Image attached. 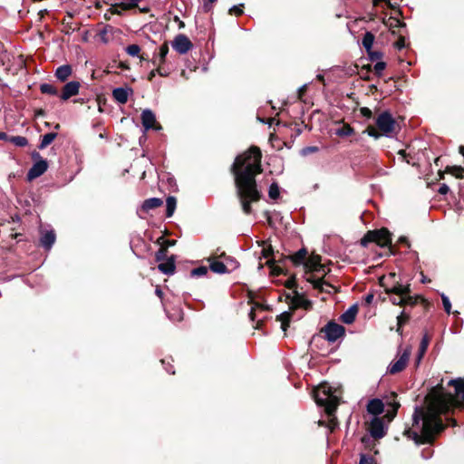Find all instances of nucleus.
Wrapping results in <instances>:
<instances>
[{
    "instance_id": "f257e3e1",
    "label": "nucleus",
    "mask_w": 464,
    "mask_h": 464,
    "mask_svg": "<svg viewBox=\"0 0 464 464\" xmlns=\"http://www.w3.org/2000/svg\"><path fill=\"white\" fill-rule=\"evenodd\" d=\"M449 385L455 388V396L450 393L440 394L433 399L428 408L416 407L412 415V426H419L420 421H422L420 433L406 428L403 431L404 436L414 440L418 445L431 443L434 440V435L445 429L440 414L449 411L454 403L464 408V381L450 380Z\"/></svg>"
},
{
    "instance_id": "f03ea898",
    "label": "nucleus",
    "mask_w": 464,
    "mask_h": 464,
    "mask_svg": "<svg viewBox=\"0 0 464 464\" xmlns=\"http://www.w3.org/2000/svg\"><path fill=\"white\" fill-rule=\"evenodd\" d=\"M233 175L237 196L243 212H253L251 204L258 202L262 192L258 189L256 176L263 172L262 151L259 147L251 145L246 150L238 154L229 169Z\"/></svg>"
},
{
    "instance_id": "7ed1b4c3",
    "label": "nucleus",
    "mask_w": 464,
    "mask_h": 464,
    "mask_svg": "<svg viewBox=\"0 0 464 464\" xmlns=\"http://www.w3.org/2000/svg\"><path fill=\"white\" fill-rule=\"evenodd\" d=\"M379 285L383 287L384 292L390 295V301L393 305L413 307L420 303L422 295H411V284H401L396 280V274L390 273L387 276L379 278Z\"/></svg>"
},
{
    "instance_id": "20e7f679",
    "label": "nucleus",
    "mask_w": 464,
    "mask_h": 464,
    "mask_svg": "<svg viewBox=\"0 0 464 464\" xmlns=\"http://www.w3.org/2000/svg\"><path fill=\"white\" fill-rule=\"evenodd\" d=\"M375 125V127L373 125H369L364 130V132L375 140H378L382 136L393 138L401 130L400 124L389 111H384L377 116Z\"/></svg>"
},
{
    "instance_id": "39448f33",
    "label": "nucleus",
    "mask_w": 464,
    "mask_h": 464,
    "mask_svg": "<svg viewBox=\"0 0 464 464\" xmlns=\"http://www.w3.org/2000/svg\"><path fill=\"white\" fill-rule=\"evenodd\" d=\"M313 397L316 404L324 407L327 415L335 413L340 399L334 394L333 389L327 383H322L313 391Z\"/></svg>"
},
{
    "instance_id": "423d86ee",
    "label": "nucleus",
    "mask_w": 464,
    "mask_h": 464,
    "mask_svg": "<svg viewBox=\"0 0 464 464\" xmlns=\"http://www.w3.org/2000/svg\"><path fill=\"white\" fill-rule=\"evenodd\" d=\"M392 233L387 227L367 231L360 240L362 247H367L370 243H375L381 247H389L391 254L397 253L396 246L392 243Z\"/></svg>"
},
{
    "instance_id": "0eeeda50",
    "label": "nucleus",
    "mask_w": 464,
    "mask_h": 464,
    "mask_svg": "<svg viewBox=\"0 0 464 464\" xmlns=\"http://www.w3.org/2000/svg\"><path fill=\"white\" fill-rule=\"evenodd\" d=\"M320 333L324 334V339L329 343H334L345 334V328L334 321H330L320 330Z\"/></svg>"
},
{
    "instance_id": "6e6552de",
    "label": "nucleus",
    "mask_w": 464,
    "mask_h": 464,
    "mask_svg": "<svg viewBox=\"0 0 464 464\" xmlns=\"http://www.w3.org/2000/svg\"><path fill=\"white\" fill-rule=\"evenodd\" d=\"M33 158H39L40 160L36 161L29 169L27 173L28 180H32L42 176L47 170L48 168L47 161L45 160L41 159L40 154L38 152H34Z\"/></svg>"
},
{
    "instance_id": "1a4fd4ad",
    "label": "nucleus",
    "mask_w": 464,
    "mask_h": 464,
    "mask_svg": "<svg viewBox=\"0 0 464 464\" xmlns=\"http://www.w3.org/2000/svg\"><path fill=\"white\" fill-rule=\"evenodd\" d=\"M410 355L411 350L409 348H406L404 352L401 354L400 358L396 362L390 364L388 368V372L390 374H396L402 372L408 364Z\"/></svg>"
},
{
    "instance_id": "9d476101",
    "label": "nucleus",
    "mask_w": 464,
    "mask_h": 464,
    "mask_svg": "<svg viewBox=\"0 0 464 464\" xmlns=\"http://www.w3.org/2000/svg\"><path fill=\"white\" fill-rule=\"evenodd\" d=\"M172 47L179 53L185 54L193 47V44L187 35L179 34L174 38Z\"/></svg>"
},
{
    "instance_id": "9b49d317",
    "label": "nucleus",
    "mask_w": 464,
    "mask_h": 464,
    "mask_svg": "<svg viewBox=\"0 0 464 464\" xmlns=\"http://www.w3.org/2000/svg\"><path fill=\"white\" fill-rule=\"evenodd\" d=\"M304 267L305 273L320 272L324 270V266L322 264V256L315 253H313L310 256H307Z\"/></svg>"
},
{
    "instance_id": "f8f14e48",
    "label": "nucleus",
    "mask_w": 464,
    "mask_h": 464,
    "mask_svg": "<svg viewBox=\"0 0 464 464\" xmlns=\"http://www.w3.org/2000/svg\"><path fill=\"white\" fill-rule=\"evenodd\" d=\"M397 393L395 392H392L390 396L387 397V406L390 408L387 410V412L384 415V418L390 422L392 421L397 415L398 410L401 407L399 401H397Z\"/></svg>"
},
{
    "instance_id": "ddd939ff",
    "label": "nucleus",
    "mask_w": 464,
    "mask_h": 464,
    "mask_svg": "<svg viewBox=\"0 0 464 464\" xmlns=\"http://www.w3.org/2000/svg\"><path fill=\"white\" fill-rule=\"evenodd\" d=\"M295 296L292 297L290 294L285 295L286 299H291L292 309L302 307L304 310H311L313 308V303L306 299L303 295L299 294L296 290L294 291Z\"/></svg>"
},
{
    "instance_id": "4468645a",
    "label": "nucleus",
    "mask_w": 464,
    "mask_h": 464,
    "mask_svg": "<svg viewBox=\"0 0 464 464\" xmlns=\"http://www.w3.org/2000/svg\"><path fill=\"white\" fill-rule=\"evenodd\" d=\"M141 123L145 130H161V125L157 122L155 114L149 109L141 112Z\"/></svg>"
},
{
    "instance_id": "2eb2a0df",
    "label": "nucleus",
    "mask_w": 464,
    "mask_h": 464,
    "mask_svg": "<svg viewBox=\"0 0 464 464\" xmlns=\"http://www.w3.org/2000/svg\"><path fill=\"white\" fill-rule=\"evenodd\" d=\"M81 83L77 81H72L63 85L60 99L62 101H67L71 97L75 96L79 93Z\"/></svg>"
},
{
    "instance_id": "dca6fc26",
    "label": "nucleus",
    "mask_w": 464,
    "mask_h": 464,
    "mask_svg": "<svg viewBox=\"0 0 464 464\" xmlns=\"http://www.w3.org/2000/svg\"><path fill=\"white\" fill-rule=\"evenodd\" d=\"M369 431L371 436L375 440L382 439L385 436L384 424L381 418L374 417L370 423Z\"/></svg>"
},
{
    "instance_id": "f3484780",
    "label": "nucleus",
    "mask_w": 464,
    "mask_h": 464,
    "mask_svg": "<svg viewBox=\"0 0 464 464\" xmlns=\"http://www.w3.org/2000/svg\"><path fill=\"white\" fill-rule=\"evenodd\" d=\"M208 261L209 262V269L216 274H227L231 272V268L224 262L217 260V257L210 256Z\"/></svg>"
},
{
    "instance_id": "a211bd4d",
    "label": "nucleus",
    "mask_w": 464,
    "mask_h": 464,
    "mask_svg": "<svg viewBox=\"0 0 464 464\" xmlns=\"http://www.w3.org/2000/svg\"><path fill=\"white\" fill-rule=\"evenodd\" d=\"M158 269L164 275L170 276L175 273L176 265H175V256H171L165 260V262H160L158 265Z\"/></svg>"
},
{
    "instance_id": "6ab92c4d",
    "label": "nucleus",
    "mask_w": 464,
    "mask_h": 464,
    "mask_svg": "<svg viewBox=\"0 0 464 464\" xmlns=\"http://www.w3.org/2000/svg\"><path fill=\"white\" fill-rule=\"evenodd\" d=\"M358 311V304H353L340 316V320L343 324H351L355 321Z\"/></svg>"
},
{
    "instance_id": "aec40b11",
    "label": "nucleus",
    "mask_w": 464,
    "mask_h": 464,
    "mask_svg": "<svg viewBox=\"0 0 464 464\" xmlns=\"http://www.w3.org/2000/svg\"><path fill=\"white\" fill-rule=\"evenodd\" d=\"M308 256V251L305 247H302L297 252L293 255H289L290 261L293 263L295 266H299L303 265L304 266V263L306 261Z\"/></svg>"
},
{
    "instance_id": "412c9836",
    "label": "nucleus",
    "mask_w": 464,
    "mask_h": 464,
    "mask_svg": "<svg viewBox=\"0 0 464 464\" xmlns=\"http://www.w3.org/2000/svg\"><path fill=\"white\" fill-rule=\"evenodd\" d=\"M384 404L380 399H372L367 404V411L372 415H379L383 412Z\"/></svg>"
},
{
    "instance_id": "4be33fe9",
    "label": "nucleus",
    "mask_w": 464,
    "mask_h": 464,
    "mask_svg": "<svg viewBox=\"0 0 464 464\" xmlns=\"http://www.w3.org/2000/svg\"><path fill=\"white\" fill-rule=\"evenodd\" d=\"M72 66L69 64H64V65L59 66L56 69V71L54 72V76L60 82H65L69 79V77L72 75Z\"/></svg>"
},
{
    "instance_id": "5701e85b",
    "label": "nucleus",
    "mask_w": 464,
    "mask_h": 464,
    "mask_svg": "<svg viewBox=\"0 0 464 464\" xmlns=\"http://www.w3.org/2000/svg\"><path fill=\"white\" fill-rule=\"evenodd\" d=\"M56 239V235L53 230L46 231L40 239L41 246L46 249L50 250L54 244Z\"/></svg>"
},
{
    "instance_id": "b1692460",
    "label": "nucleus",
    "mask_w": 464,
    "mask_h": 464,
    "mask_svg": "<svg viewBox=\"0 0 464 464\" xmlns=\"http://www.w3.org/2000/svg\"><path fill=\"white\" fill-rule=\"evenodd\" d=\"M307 282L311 283L313 285V287L316 290H318L319 292L323 293V292H326V293H329V291L325 290L324 288V285H326V286H329V287H332V288H334V286L326 282L324 277H321V278H318V279H315L313 276L307 277Z\"/></svg>"
},
{
    "instance_id": "393cba45",
    "label": "nucleus",
    "mask_w": 464,
    "mask_h": 464,
    "mask_svg": "<svg viewBox=\"0 0 464 464\" xmlns=\"http://www.w3.org/2000/svg\"><path fill=\"white\" fill-rule=\"evenodd\" d=\"M129 92H132V89L116 88L112 91V97L121 104L128 102Z\"/></svg>"
},
{
    "instance_id": "a878e982",
    "label": "nucleus",
    "mask_w": 464,
    "mask_h": 464,
    "mask_svg": "<svg viewBox=\"0 0 464 464\" xmlns=\"http://www.w3.org/2000/svg\"><path fill=\"white\" fill-rule=\"evenodd\" d=\"M162 204H163L162 199L159 198H150L145 199L141 205V211L147 213L151 209L160 208Z\"/></svg>"
},
{
    "instance_id": "bb28decb",
    "label": "nucleus",
    "mask_w": 464,
    "mask_h": 464,
    "mask_svg": "<svg viewBox=\"0 0 464 464\" xmlns=\"http://www.w3.org/2000/svg\"><path fill=\"white\" fill-rule=\"evenodd\" d=\"M411 320V315L405 310L397 316V328L396 332L401 336L403 334L402 327L407 324Z\"/></svg>"
},
{
    "instance_id": "cd10ccee",
    "label": "nucleus",
    "mask_w": 464,
    "mask_h": 464,
    "mask_svg": "<svg viewBox=\"0 0 464 464\" xmlns=\"http://www.w3.org/2000/svg\"><path fill=\"white\" fill-rule=\"evenodd\" d=\"M177 207V198L173 196H169L166 199V217L170 218L173 216Z\"/></svg>"
},
{
    "instance_id": "c85d7f7f",
    "label": "nucleus",
    "mask_w": 464,
    "mask_h": 464,
    "mask_svg": "<svg viewBox=\"0 0 464 464\" xmlns=\"http://www.w3.org/2000/svg\"><path fill=\"white\" fill-rule=\"evenodd\" d=\"M218 257L223 259L222 262L231 268V272L239 266V263L234 257L227 256L225 252H222Z\"/></svg>"
},
{
    "instance_id": "c756f323",
    "label": "nucleus",
    "mask_w": 464,
    "mask_h": 464,
    "mask_svg": "<svg viewBox=\"0 0 464 464\" xmlns=\"http://www.w3.org/2000/svg\"><path fill=\"white\" fill-rule=\"evenodd\" d=\"M56 137H57L56 132H49V133L44 134L42 137V140H41L40 144L38 145V149L39 150L45 149L56 139Z\"/></svg>"
},
{
    "instance_id": "7c9ffc66",
    "label": "nucleus",
    "mask_w": 464,
    "mask_h": 464,
    "mask_svg": "<svg viewBox=\"0 0 464 464\" xmlns=\"http://www.w3.org/2000/svg\"><path fill=\"white\" fill-rule=\"evenodd\" d=\"M354 133V129L347 123H343L340 128L335 130V134L339 137H349Z\"/></svg>"
},
{
    "instance_id": "2f4dec72",
    "label": "nucleus",
    "mask_w": 464,
    "mask_h": 464,
    "mask_svg": "<svg viewBox=\"0 0 464 464\" xmlns=\"http://www.w3.org/2000/svg\"><path fill=\"white\" fill-rule=\"evenodd\" d=\"M375 36L371 32H366L362 37V44L366 49L367 52H370V50L372 47L373 42H374Z\"/></svg>"
},
{
    "instance_id": "473e14b6",
    "label": "nucleus",
    "mask_w": 464,
    "mask_h": 464,
    "mask_svg": "<svg viewBox=\"0 0 464 464\" xmlns=\"http://www.w3.org/2000/svg\"><path fill=\"white\" fill-rule=\"evenodd\" d=\"M446 172L455 176L457 179L464 178V168L461 166H447Z\"/></svg>"
},
{
    "instance_id": "72a5a7b5",
    "label": "nucleus",
    "mask_w": 464,
    "mask_h": 464,
    "mask_svg": "<svg viewBox=\"0 0 464 464\" xmlns=\"http://www.w3.org/2000/svg\"><path fill=\"white\" fill-rule=\"evenodd\" d=\"M40 92L44 94H50L53 96L58 95L57 88L50 83H42L40 85Z\"/></svg>"
},
{
    "instance_id": "f704fd0d",
    "label": "nucleus",
    "mask_w": 464,
    "mask_h": 464,
    "mask_svg": "<svg viewBox=\"0 0 464 464\" xmlns=\"http://www.w3.org/2000/svg\"><path fill=\"white\" fill-rule=\"evenodd\" d=\"M7 141L17 147H24L28 144V140L23 136H8Z\"/></svg>"
},
{
    "instance_id": "c9c22d12",
    "label": "nucleus",
    "mask_w": 464,
    "mask_h": 464,
    "mask_svg": "<svg viewBox=\"0 0 464 464\" xmlns=\"http://www.w3.org/2000/svg\"><path fill=\"white\" fill-rule=\"evenodd\" d=\"M430 339L427 335H424L419 347V355H418V361H420L422 356L425 354L428 346H429Z\"/></svg>"
},
{
    "instance_id": "e433bc0d",
    "label": "nucleus",
    "mask_w": 464,
    "mask_h": 464,
    "mask_svg": "<svg viewBox=\"0 0 464 464\" xmlns=\"http://www.w3.org/2000/svg\"><path fill=\"white\" fill-rule=\"evenodd\" d=\"M266 243V241H261V242H259V246H263L262 256L265 257V258H269V257H272L275 255V251H274L273 246L271 245H269L268 246L265 247Z\"/></svg>"
},
{
    "instance_id": "4c0bfd02",
    "label": "nucleus",
    "mask_w": 464,
    "mask_h": 464,
    "mask_svg": "<svg viewBox=\"0 0 464 464\" xmlns=\"http://www.w3.org/2000/svg\"><path fill=\"white\" fill-rule=\"evenodd\" d=\"M268 196L271 199H277L280 196V190L277 183L274 182L270 185Z\"/></svg>"
},
{
    "instance_id": "58836bf2",
    "label": "nucleus",
    "mask_w": 464,
    "mask_h": 464,
    "mask_svg": "<svg viewBox=\"0 0 464 464\" xmlns=\"http://www.w3.org/2000/svg\"><path fill=\"white\" fill-rule=\"evenodd\" d=\"M208 271V269L207 266H201L197 268H193L190 271L189 275L191 277H199V276H203L207 275Z\"/></svg>"
},
{
    "instance_id": "ea45409f",
    "label": "nucleus",
    "mask_w": 464,
    "mask_h": 464,
    "mask_svg": "<svg viewBox=\"0 0 464 464\" xmlns=\"http://www.w3.org/2000/svg\"><path fill=\"white\" fill-rule=\"evenodd\" d=\"M113 27L110 24H106L103 26V28L99 32L98 35L100 36L102 43L107 44L109 42V39L107 37V34L109 32H111Z\"/></svg>"
},
{
    "instance_id": "a19ab883",
    "label": "nucleus",
    "mask_w": 464,
    "mask_h": 464,
    "mask_svg": "<svg viewBox=\"0 0 464 464\" xmlns=\"http://www.w3.org/2000/svg\"><path fill=\"white\" fill-rule=\"evenodd\" d=\"M168 249L167 246H160L155 254V260L157 262H162L167 260Z\"/></svg>"
},
{
    "instance_id": "79ce46f5",
    "label": "nucleus",
    "mask_w": 464,
    "mask_h": 464,
    "mask_svg": "<svg viewBox=\"0 0 464 464\" xmlns=\"http://www.w3.org/2000/svg\"><path fill=\"white\" fill-rule=\"evenodd\" d=\"M169 53V44L167 42L163 43L160 47V63L163 64L166 62V56Z\"/></svg>"
},
{
    "instance_id": "37998d69",
    "label": "nucleus",
    "mask_w": 464,
    "mask_h": 464,
    "mask_svg": "<svg viewBox=\"0 0 464 464\" xmlns=\"http://www.w3.org/2000/svg\"><path fill=\"white\" fill-rule=\"evenodd\" d=\"M329 420L326 423V427L330 430L331 432H334V430L338 427L339 422L335 416V413L333 415H328Z\"/></svg>"
},
{
    "instance_id": "c03bdc74",
    "label": "nucleus",
    "mask_w": 464,
    "mask_h": 464,
    "mask_svg": "<svg viewBox=\"0 0 464 464\" xmlns=\"http://www.w3.org/2000/svg\"><path fill=\"white\" fill-rule=\"evenodd\" d=\"M288 274H289L288 270L283 268L279 265H277L270 269V276H277L280 275L287 276Z\"/></svg>"
},
{
    "instance_id": "a18cd8bd",
    "label": "nucleus",
    "mask_w": 464,
    "mask_h": 464,
    "mask_svg": "<svg viewBox=\"0 0 464 464\" xmlns=\"http://www.w3.org/2000/svg\"><path fill=\"white\" fill-rule=\"evenodd\" d=\"M125 51L130 56H139L140 47L138 44H130L126 47Z\"/></svg>"
},
{
    "instance_id": "49530a36",
    "label": "nucleus",
    "mask_w": 464,
    "mask_h": 464,
    "mask_svg": "<svg viewBox=\"0 0 464 464\" xmlns=\"http://www.w3.org/2000/svg\"><path fill=\"white\" fill-rule=\"evenodd\" d=\"M283 285L288 289L296 290V276L295 275H292L286 281L284 282Z\"/></svg>"
},
{
    "instance_id": "de8ad7c7",
    "label": "nucleus",
    "mask_w": 464,
    "mask_h": 464,
    "mask_svg": "<svg viewBox=\"0 0 464 464\" xmlns=\"http://www.w3.org/2000/svg\"><path fill=\"white\" fill-rule=\"evenodd\" d=\"M243 7L244 5H234L232 6L229 11H228V14H231V15H236V16H240L243 14L244 11H243Z\"/></svg>"
},
{
    "instance_id": "09e8293b",
    "label": "nucleus",
    "mask_w": 464,
    "mask_h": 464,
    "mask_svg": "<svg viewBox=\"0 0 464 464\" xmlns=\"http://www.w3.org/2000/svg\"><path fill=\"white\" fill-rule=\"evenodd\" d=\"M359 464H377V462L373 457L362 454Z\"/></svg>"
},
{
    "instance_id": "8fccbe9b",
    "label": "nucleus",
    "mask_w": 464,
    "mask_h": 464,
    "mask_svg": "<svg viewBox=\"0 0 464 464\" xmlns=\"http://www.w3.org/2000/svg\"><path fill=\"white\" fill-rule=\"evenodd\" d=\"M441 300L443 304L444 310L447 314H450L451 312V304L450 299L444 295H441Z\"/></svg>"
},
{
    "instance_id": "3c124183",
    "label": "nucleus",
    "mask_w": 464,
    "mask_h": 464,
    "mask_svg": "<svg viewBox=\"0 0 464 464\" xmlns=\"http://www.w3.org/2000/svg\"><path fill=\"white\" fill-rule=\"evenodd\" d=\"M369 58L372 62L377 61L381 58H382V53L380 51H372V49L370 52H367Z\"/></svg>"
},
{
    "instance_id": "603ef678",
    "label": "nucleus",
    "mask_w": 464,
    "mask_h": 464,
    "mask_svg": "<svg viewBox=\"0 0 464 464\" xmlns=\"http://www.w3.org/2000/svg\"><path fill=\"white\" fill-rule=\"evenodd\" d=\"M292 319V313L290 312H284L276 316V321L283 322H291Z\"/></svg>"
},
{
    "instance_id": "864d4df0",
    "label": "nucleus",
    "mask_w": 464,
    "mask_h": 464,
    "mask_svg": "<svg viewBox=\"0 0 464 464\" xmlns=\"http://www.w3.org/2000/svg\"><path fill=\"white\" fill-rule=\"evenodd\" d=\"M386 67V63L384 62H378L374 67H373V70H374V72L378 75V76H381L382 75V71L385 69Z\"/></svg>"
},
{
    "instance_id": "5fc2aeb1",
    "label": "nucleus",
    "mask_w": 464,
    "mask_h": 464,
    "mask_svg": "<svg viewBox=\"0 0 464 464\" xmlns=\"http://www.w3.org/2000/svg\"><path fill=\"white\" fill-rule=\"evenodd\" d=\"M360 113L362 117L370 120L372 118V111L368 107L360 108Z\"/></svg>"
},
{
    "instance_id": "6e6d98bb",
    "label": "nucleus",
    "mask_w": 464,
    "mask_h": 464,
    "mask_svg": "<svg viewBox=\"0 0 464 464\" xmlns=\"http://www.w3.org/2000/svg\"><path fill=\"white\" fill-rule=\"evenodd\" d=\"M319 150V148L316 146H308L302 150V155L306 156L311 153H315Z\"/></svg>"
},
{
    "instance_id": "4d7b16f0",
    "label": "nucleus",
    "mask_w": 464,
    "mask_h": 464,
    "mask_svg": "<svg viewBox=\"0 0 464 464\" xmlns=\"http://www.w3.org/2000/svg\"><path fill=\"white\" fill-rule=\"evenodd\" d=\"M394 47L398 50H401L405 47V37L399 36L398 40L394 43Z\"/></svg>"
},
{
    "instance_id": "13d9d810",
    "label": "nucleus",
    "mask_w": 464,
    "mask_h": 464,
    "mask_svg": "<svg viewBox=\"0 0 464 464\" xmlns=\"http://www.w3.org/2000/svg\"><path fill=\"white\" fill-rule=\"evenodd\" d=\"M116 5L120 8H121L124 11L131 10L133 8H136V6L133 4L130 3H118Z\"/></svg>"
},
{
    "instance_id": "bf43d9fd",
    "label": "nucleus",
    "mask_w": 464,
    "mask_h": 464,
    "mask_svg": "<svg viewBox=\"0 0 464 464\" xmlns=\"http://www.w3.org/2000/svg\"><path fill=\"white\" fill-rule=\"evenodd\" d=\"M420 304L422 305L424 312H428L431 307V303L423 296Z\"/></svg>"
},
{
    "instance_id": "052dcab7",
    "label": "nucleus",
    "mask_w": 464,
    "mask_h": 464,
    "mask_svg": "<svg viewBox=\"0 0 464 464\" xmlns=\"http://www.w3.org/2000/svg\"><path fill=\"white\" fill-rule=\"evenodd\" d=\"M62 23H63V25L65 26V28H66V29L64 30V33H65V34H70V32H71V31H74V30H75L74 28H72V23H71L70 21H66V19H63Z\"/></svg>"
},
{
    "instance_id": "680f3d73",
    "label": "nucleus",
    "mask_w": 464,
    "mask_h": 464,
    "mask_svg": "<svg viewBox=\"0 0 464 464\" xmlns=\"http://www.w3.org/2000/svg\"><path fill=\"white\" fill-rule=\"evenodd\" d=\"M95 102L99 107V111L102 112V106L105 103L106 100L101 96H97Z\"/></svg>"
},
{
    "instance_id": "e2e57ef3",
    "label": "nucleus",
    "mask_w": 464,
    "mask_h": 464,
    "mask_svg": "<svg viewBox=\"0 0 464 464\" xmlns=\"http://www.w3.org/2000/svg\"><path fill=\"white\" fill-rule=\"evenodd\" d=\"M266 265L271 269L272 267L277 266V260H276L273 256L269 257L266 261Z\"/></svg>"
},
{
    "instance_id": "0e129e2a",
    "label": "nucleus",
    "mask_w": 464,
    "mask_h": 464,
    "mask_svg": "<svg viewBox=\"0 0 464 464\" xmlns=\"http://www.w3.org/2000/svg\"><path fill=\"white\" fill-rule=\"evenodd\" d=\"M450 191V188L448 185L446 184H442L440 188H439V193L441 194V195H446L448 194Z\"/></svg>"
},
{
    "instance_id": "69168bd1",
    "label": "nucleus",
    "mask_w": 464,
    "mask_h": 464,
    "mask_svg": "<svg viewBox=\"0 0 464 464\" xmlns=\"http://www.w3.org/2000/svg\"><path fill=\"white\" fill-rule=\"evenodd\" d=\"M373 298H374V295L373 293H370L368 294L365 297H364V302H365V304L366 305H369L372 303L373 301Z\"/></svg>"
},
{
    "instance_id": "338daca9",
    "label": "nucleus",
    "mask_w": 464,
    "mask_h": 464,
    "mask_svg": "<svg viewBox=\"0 0 464 464\" xmlns=\"http://www.w3.org/2000/svg\"><path fill=\"white\" fill-rule=\"evenodd\" d=\"M108 12H110L111 14H118V15H121V12L120 10H118V6L115 5H113L109 10Z\"/></svg>"
},
{
    "instance_id": "774afa93",
    "label": "nucleus",
    "mask_w": 464,
    "mask_h": 464,
    "mask_svg": "<svg viewBox=\"0 0 464 464\" xmlns=\"http://www.w3.org/2000/svg\"><path fill=\"white\" fill-rule=\"evenodd\" d=\"M398 155H400L401 157V159L403 160H405L407 163H410V161L407 160V158L410 156V154H408L405 150H400L398 151Z\"/></svg>"
}]
</instances>
